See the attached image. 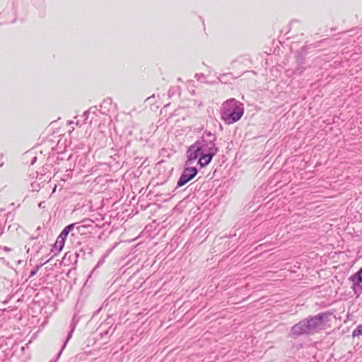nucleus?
<instances>
[{"label":"nucleus","mask_w":362,"mask_h":362,"mask_svg":"<svg viewBox=\"0 0 362 362\" xmlns=\"http://www.w3.org/2000/svg\"><path fill=\"white\" fill-rule=\"evenodd\" d=\"M244 114V108L238 105L232 98L223 104L221 117L228 124H233L241 119Z\"/></svg>","instance_id":"nucleus-1"},{"label":"nucleus","mask_w":362,"mask_h":362,"mask_svg":"<svg viewBox=\"0 0 362 362\" xmlns=\"http://www.w3.org/2000/svg\"><path fill=\"white\" fill-rule=\"evenodd\" d=\"M328 316L325 315H318L310 319H306L308 325V327L310 332H313L316 329H321L325 328V320L327 318Z\"/></svg>","instance_id":"nucleus-2"},{"label":"nucleus","mask_w":362,"mask_h":362,"mask_svg":"<svg viewBox=\"0 0 362 362\" xmlns=\"http://www.w3.org/2000/svg\"><path fill=\"white\" fill-rule=\"evenodd\" d=\"M197 174V170L194 167L185 168L182 174L177 181V186L182 187L192 180Z\"/></svg>","instance_id":"nucleus-3"},{"label":"nucleus","mask_w":362,"mask_h":362,"mask_svg":"<svg viewBox=\"0 0 362 362\" xmlns=\"http://www.w3.org/2000/svg\"><path fill=\"white\" fill-rule=\"evenodd\" d=\"M306 322L307 320H304L294 325L291 329L292 334L293 336H298L300 334L310 332L308 327V325Z\"/></svg>","instance_id":"nucleus-4"},{"label":"nucleus","mask_w":362,"mask_h":362,"mask_svg":"<svg viewBox=\"0 0 362 362\" xmlns=\"http://www.w3.org/2000/svg\"><path fill=\"white\" fill-rule=\"evenodd\" d=\"M350 279L353 282V288L355 293H362V268Z\"/></svg>","instance_id":"nucleus-5"},{"label":"nucleus","mask_w":362,"mask_h":362,"mask_svg":"<svg viewBox=\"0 0 362 362\" xmlns=\"http://www.w3.org/2000/svg\"><path fill=\"white\" fill-rule=\"evenodd\" d=\"M201 148L197 145H192L189 147L187 151V158L189 160H195L199 156V152L200 151Z\"/></svg>","instance_id":"nucleus-6"},{"label":"nucleus","mask_w":362,"mask_h":362,"mask_svg":"<svg viewBox=\"0 0 362 362\" xmlns=\"http://www.w3.org/2000/svg\"><path fill=\"white\" fill-rule=\"evenodd\" d=\"M214 155V153H208L201 156L199 160V164L200 165V166H206L211 162Z\"/></svg>","instance_id":"nucleus-7"},{"label":"nucleus","mask_w":362,"mask_h":362,"mask_svg":"<svg viewBox=\"0 0 362 362\" xmlns=\"http://www.w3.org/2000/svg\"><path fill=\"white\" fill-rule=\"evenodd\" d=\"M69 233H68L65 229H63V230L61 232L60 235L58 236L57 240L56 241V244H59L60 249L63 247L65 240L69 235Z\"/></svg>","instance_id":"nucleus-8"},{"label":"nucleus","mask_w":362,"mask_h":362,"mask_svg":"<svg viewBox=\"0 0 362 362\" xmlns=\"http://www.w3.org/2000/svg\"><path fill=\"white\" fill-rule=\"evenodd\" d=\"M353 337H358L362 335V325H359L356 329L353 331Z\"/></svg>","instance_id":"nucleus-9"},{"label":"nucleus","mask_w":362,"mask_h":362,"mask_svg":"<svg viewBox=\"0 0 362 362\" xmlns=\"http://www.w3.org/2000/svg\"><path fill=\"white\" fill-rule=\"evenodd\" d=\"M74 224H70L65 227L64 229H65L68 233H70V231L74 228Z\"/></svg>","instance_id":"nucleus-10"}]
</instances>
